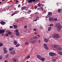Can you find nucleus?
<instances>
[{"instance_id": "obj_1", "label": "nucleus", "mask_w": 62, "mask_h": 62, "mask_svg": "<svg viewBox=\"0 0 62 62\" xmlns=\"http://www.w3.org/2000/svg\"><path fill=\"white\" fill-rule=\"evenodd\" d=\"M55 27H57V29L58 31H59L61 29V26L60 25V23H58L55 25Z\"/></svg>"}, {"instance_id": "obj_2", "label": "nucleus", "mask_w": 62, "mask_h": 62, "mask_svg": "<svg viewBox=\"0 0 62 62\" xmlns=\"http://www.w3.org/2000/svg\"><path fill=\"white\" fill-rule=\"evenodd\" d=\"M54 47L55 48H56V49L57 50H59V51H60L61 50V47L60 46L56 45H54Z\"/></svg>"}, {"instance_id": "obj_3", "label": "nucleus", "mask_w": 62, "mask_h": 62, "mask_svg": "<svg viewBox=\"0 0 62 62\" xmlns=\"http://www.w3.org/2000/svg\"><path fill=\"white\" fill-rule=\"evenodd\" d=\"M53 37L54 38H60V36L57 34H55L53 35Z\"/></svg>"}, {"instance_id": "obj_4", "label": "nucleus", "mask_w": 62, "mask_h": 62, "mask_svg": "<svg viewBox=\"0 0 62 62\" xmlns=\"http://www.w3.org/2000/svg\"><path fill=\"white\" fill-rule=\"evenodd\" d=\"M49 55L50 56H55L56 55V54L54 53H52L50 52L49 53Z\"/></svg>"}, {"instance_id": "obj_5", "label": "nucleus", "mask_w": 62, "mask_h": 62, "mask_svg": "<svg viewBox=\"0 0 62 62\" xmlns=\"http://www.w3.org/2000/svg\"><path fill=\"white\" fill-rule=\"evenodd\" d=\"M43 45L45 48L46 49V50H49L48 47V46H47V45L46 44H44Z\"/></svg>"}, {"instance_id": "obj_6", "label": "nucleus", "mask_w": 62, "mask_h": 62, "mask_svg": "<svg viewBox=\"0 0 62 62\" xmlns=\"http://www.w3.org/2000/svg\"><path fill=\"white\" fill-rule=\"evenodd\" d=\"M51 16H52V13L49 12L48 13L47 16L46 17V18H49V17H50Z\"/></svg>"}, {"instance_id": "obj_7", "label": "nucleus", "mask_w": 62, "mask_h": 62, "mask_svg": "<svg viewBox=\"0 0 62 62\" xmlns=\"http://www.w3.org/2000/svg\"><path fill=\"white\" fill-rule=\"evenodd\" d=\"M5 32V29L4 30H1L0 29V34L1 33H4Z\"/></svg>"}, {"instance_id": "obj_8", "label": "nucleus", "mask_w": 62, "mask_h": 62, "mask_svg": "<svg viewBox=\"0 0 62 62\" xmlns=\"http://www.w3.org/2000/svg\"><path fill=\"white\" fill-rule=\"evenodd\" d=\"M35 1L36 0H29L28 2L29 3H32V2L34 3Z\"/></svg>"}, {"instance_id": "obj_9", "label": "nucleus", "mask_w": 62, "mask_h": 62, "mask_svg": "<svg viewBox=\"0 0 62 62\" xmlns=\"http://www.w3.org/2000/svg\"><path fill=\"white\" fill-rule=\"evenodd\" d=\"M15 51L14 50L12 51L10 53V54H12V55L14 54H15Z\"/></svg>"}, {"instance_id": "obj_10", "label": "nucleus", "mask_w": 62, "mask_h": 62, "mask_svg": "<svg viewBox=\"0 0 62 62\" xmlns=\"http://www.w3.org/2000/svg\"><path fill=\"white\" fill-rule=\"evenodd\" d=\"M0 23L2 25H5L6 23V22L2 21L0 22Z\"/></svg>"}, {"instance_id": "obj_11", "label": "nucleus", "mask_w": 62, "mask_h": 62, "mask_svg": "<svg viewBox=\"0 0 62 62\" xmlns=\"http://www.w3.org/2000/svg\"><path fill=\"white\" fill-rule=\"evenodd\" d=\"M39 18L37 17L36 18L34 19L33 20V22H36L37 21V20H39Z\"/></svg>"}, {"instance_id": "obj_12", "label": "nucleus", "mask_w": 62, "mask_h": 62, "mask_svg": "<svg viewBox=\"0 0 62 62\" xmlns=\"http://www.w3.org/2000/svg\"><path fill=\"white\" fill-rule=\"evenodd\" d=\"M62 9H58V10H57V11L59 13H61V11H62Z\"/></svg>"}, {"instance_id": "obj_13", "label": "nucleus", "mask_w": 62, "mask_h": 62, "mask_svg": "<svg viewBox=\"0 0 62 62\" xmlns=\"http://www.w3.org/2000/svg\"><path fill=\"white\" fill-rule=\"evenodd\" d=\"M13 26L14 27V29H16V28H17V27H18V26H17V25H13Z\"/></svg>"}, {"instance_id": "obj_14", "label": "nucleus", "mask_w": 62, "mask_h": 62, "mask_svg": "<svg viewBox=\"0 0 62 62\" xmlns=\"http://www.w3.org/2000/svg\"><path fill=\"white\" fill-rule=\"evenodd\" d=\"M14 62H18V59H15L13 60Z\"/></svg>"}, {"instance_id": "obj_15", "label": "nucleus", "mask_w": 62, "mask_h": 62, "mask_svg": "<svg viewBox=\"0 0 62 62\" xmlns=\"http://www.w3.org/2000/svg\"><path fill=\"white\" fill-rule=\"evenodd\" d=\"M16 36H19L20 35V33L19 32H16Z\"/></svg>"}, {"instance_id": "obj_16", "label": "nucleus", "mask_w": 62, "mask_h": 62, "mask_svg": "<svg viewBox=\"0 0 62 62\" xmlns=\"http://www.w3.org/2000/svg\"><path fill=\"white\" fill-rule=\"evenodd\" d=\"M26 8V7L23 6L22 7L21 9L22 10H23V9H25V8Z\"/></svg>"}, {"instance_id": "obj_17", "label": "nucleus", "mask_w": 62, "mask_h": 62, "mask_svg": "<svg viewBox=\"0 0 62 62\" xmlns=\"http://www.w3.org/2000/svg\"><path fill=\"white\" fill-rule=\"evenodd\" d=\"M52 27H49L48 29V31H50L51 30Z\"/></svg>"}, {"instance_id": "obj_18", "label": "nucleus", "mask_w": 62, "mask_h": 62, "mask_svg": "<svg viewBox=\"0 0 62 62\" xmlns=\"http://www.w3.org/2000/svg\"><path fill=\"white\" fill-rule=\"evenodd\" d=\"M53 20V18L52 17L49 18V20L50 21H52Z\"/></svg>"}, {"instance_id": "obj_19", "label": "nucleus", "mask_w": 62, "mask_h": 62, "mask_svg": "<svg viewBox=\"0 0 62 62\" xmlns=\"http://www.w3.org/2000/svg\"><path fill=\"white\" fill-rule=\"evenodd\" d=\"M7 34H8L9 35H11L12 33H11V32L10 31H8L7 32Z\"/></svg>"}, {"instance_id": "obj_20", "label": "nucleus", "mask_w": 62, "mask_h": 62, "mask_svg": "<svg viewBox=\"0 0 62 62\" xmlns=\"http://www.w3.org/2000/svg\"><path fill=\"white\" fill-rule=\"evenodd\" d=\"M13 49H14V48L13 47H11V48L9 49V50L10 51H11Z\"/></svg>"}, {"instance_id": "obj_21", "label": "nucleus", "mask_w": 62, "mask_h": 62, "mask_svg": "<svg viewBox=\"0 0 62 62\" xmlns=\"http://www.w3.org/2000/svg\"><path fill=\"white\" fill-rule=\"evenodd\" d=\"M44 41L45 42H48V40L47 39H45Z\"/></svg>"}, {"instance_id": "obj_22", "label": "nucleus", "mask_w": 62, "mask_h": 62, "mask_svg": "<svg viewBox=\"0 0 62 62\" xmlns=\"http://www.w3.org/2000/svg\"><path fill=\"white\" fill-rule=\"evenodd\" d=\"M17 43H18V42H17V41H15V42L14 43V44L15 45H16V44H17Z\"/></svg>"}, {"instance_id": "obj_23", "label": "nucleus", "mask_w": 62, "mask_h": 62, "mask_svg": "<svg viewBox=\"0 0 62 62\" xmlns=\"http://www.w3.org/2000/svg\"><path fill=\"white\" fill-rule=\"evenodd\" d=\"M58 54H60V55H62V53L61 52L59 51V52H58Z\"/></svg>"}, {"instance_id": "obj_24", "label": "nucleus", "mask_w": 62, "mask_h": 62, "mask_svg": "<svg viewBox=\"0 0 62 62\" xmlns=\"http://www.w3.org/2000/svg\"><path fill=\"white\" fill-rule=\"evenodd\" d=\"M30 57V56H28L26 58V59H28V58H29Z\"/></svg>"}, {"instance_id": "obj_25", "label": "nucleus", "mask_w": 62, "mask_h": 62, "mask_svg": "<svg viewBox=\"0 0 62 62\" xmlns=\"http://www.w3.org/2000/svg\"><path fill=\"white\" fill-rule=\"evenodd\" d=\"M3 56L2 55H0V60H1V59H2V58H3Z\"/></svg>"}, {"instance_id": "obj_26", "label": "nucleus", "mask_w": 62, "mask_h": 62, "mask_svg": "<svg viewBox=\"0 0 62 62\" xmlns=\"http://www.w3.org/2000/svg\"><path fill=\"white\" fill-rule=\"evenodd\" d=\"M32 42L34 43H36L37 42V40H34L32 41Z\"/></svg>"}, {"instance_id": "obj_27", "label": "nucleus", "mask_w": 62, "mask_h": 62, "mask_svg": "<svg viewBox=\"0 0 62 62\" xmlns=\"http://www.w3.org/2000/svg\"><path fill=\"white\" fill-rule=\"evenodd\" d=\"M29 44V43H28V41H27L25 42V45H28Z\"/></svg>"}, {"instance_id": "obj_28", "label": "nucleus", "mask_w": 62, "mask_h": 62, "mask_svg": "<svg viewBox=\"0 0 62 62\" xmlns=\"http://www.w3.org/2000/svg\"><path fill=\"white\" fill-rule=\"evenodd\" d=\"M32 41H33V38H31L30 40V42H32Z\"/></svg>"}, {"instance_id": "obj_29", "label": "nucleus", "mask_w": 62, "mask_h": 62, "mask_svg": "<svg viewBox=\"0 0 62 62\" xmlns=\"http://www.w3.org/2000/svg\"><path fill=\"white\" fill-rule=\"evenodd\" d=\"M40 60H41L42 61H44V59L43 58H42Z\"/></svg>"}, {"instance_id": "obj_30", "label": "nucleus", "mask_w": 62, "mask_h": 62, "mask_svg": "<svg viewBox=\"0 0 62 62\" xmlns=\"http://www.w3.org/2000/svg\"><path fill=\"white\" fill-rule=\"evenodd\" d=\"M20 46V45L19 44H17L16 46V47H19V46Z\"/></svg>"}, {"instance_id": "obj_31", "label": "nucleus", "mask_w": 62, "mask_h": 62, "mask_svg": "<svg viewBox=\"0 0 62 62\" xmlns=\"http://www.w3.org/2000/svg\"><path fill=\"white\" fill-rule=\"evenodd\" d=\"M3 43H0V47H1V46H3Z\"/></svg>"}, {"instance_id": "obj_32", "label": "nucleus", "mask_w": 62, "mask_h": 62, "mask_svg": "<svg viewBox=\"0 0 62 62\" xmlns=\"http://www.w3.org/2000/svg\"><path fill=\"white\" fill-rule=\"evenodd\" d=\"M8 54H7L6 55V58H8Z\"/></svg>"}, {"instance_id": "obj_33", "label": "nucleus", "mask_w": 62, "mask_h": 62, "mask_svg": "<svg viewBox=\"0 0 62 62\" xmlns=\"http://www.w3.org/2000/svg\"><path fill=\"white\" fill-rule=\"evenodd\" d=\"M15 31L16 32H18V31H19V30L18 29H16L15 30Z\"/></svg>"}, {"instance_id": "obj_34", "label": "nucleus", "mask_w": 62, "mask_h": 62, "mask_svg": "<svg viewBox=\"0 0 62 62\" xmlns=\"http://www.w3.org/2000/svg\"><path fill=\"white\" fill-rule=\"evenodd\" d=\"M54 25V24H51L50 25H49V26H53Z\"/></svg>"}, {"instance_id": "obj_35", "label": "nucleus", "mask_w": 62, "mask_h": 62, "mask_svg": "<svg viewBox=\"0 0 62 62\" xmlns=\"http://www.w3.org/2000/svg\"><path fill=\"white\" fill-rule=\"evenodd\" d=\"M39 59H40V60L41 59V58H42V57H41V56H40L39 55Z\"/></svg>"}, {"instance_id": "obj_36", "label": "nucleus", "mask_w": 62, "mask_h": 62, "mask_svg": "<svg viewBox=\"0 0 62 62\" xmlns=\"http://www.w3.org/2000/svg\"><path fill=\"white\" fill-rule=\"evenodd\" d=\"M7 52H8V51L7 50L4 51V53H5V54H6V53H7Z\"/></svg>"}, {"instance_id": "obj_37", "label": "nucleus", "mask_w": 62, "mask_h": 62, "mask_svg": "<svg viewBox=\"0 0 62 62\" xmlns=\"http://www.w3.org/2000/svg\"><path fill=\"white\" fill-rule=\"evenodd\" d=\"M31 11H32L31 10H29L28 11V13H30V12H31Z\"/></svg>"}, {"instance_id": "obj_38", "label": "nucleus", "mask_w": 62, "mask_h": 62, "mask_svg": "<svg viewBox=\"0 0 62 62\" xmlns=\"http://www.w3.org/2000/svg\"><path fill=\"white\" fill-rule=\"evenodd\" d=\"M38 34V32H36L34 33V34L35 35H37V34Z\"/></svg>"}, {"instance_id": "obj_39", "label": "nucleus", "mask_w": 62, "mask_h": 62, "mask_svg": "<svg viewBox=\"0 0 62 62\" xmlns=\"http://www.w3.org/2000/svg\"><path fill=\"white\" fill-rule=\"evenodd\" d=\"M54 21H57V18H54Z\"/></svg>"}, {"instance_id": "obj_40", "label": "nucleus", "mask_w": 62, "mask_h": 62, "mask_svg": "<svg viewBox=\"0 0 62 62\" xmlns=\"http://www.w3.org/2000/svg\"><path fill=\"white\" fill-rule=\"evenodd\" d=\"M27 27L26 25H25V26H24V28H25V29H26V28H27Z\"/></svg>"}, {"instance_id": "obj_41", "label": "nucleus", "mask_w": 62, "mask_h": 62, "mask_svg": "<svg viewBox=\"0 0 62 62\" xmlns=\"http://www.w3.org/2000/svg\"><path fill=\"white\" fill-rule=\"evenodd\" d=\"M39 9H40V10H41L42 11H43V9L42 8H40Z\"/></svg>"}, {"instance_id": "obj_42", "label": "nucleus", "mask_w": 62, "mask_h": 62, "mask_svg": "<svg viewBox=\"0 0 62 62\" xmlns=\"http://www.w3.org/2000/svg\"><path fill=\"white\" fill-rule=\"evenodd\" d=\"M6 49H7L6 48V47H5L4 49H3V50H4V51H6Z\"/></svg>"}, {"instance_id": "obj_43", "label": "nucleus", "mask_w": 62, "mask_h": 62, "mask_svg": "<svg viewBox=\"0 0 62 62\" xmlns=\"http://www.w3.org/2000/svg\"><path fill=\"white\" fill-rule=\"evenodd\" d=\"M52 61L53 62H55L56 61V60L55 59H54Z\"/></svg>"}, {"instance_id": "obj_44", "label": "nucleus", "mask_w": 62, "mask_h": 62, "mask_svg": "<svg viewBox=\"0 0 62 62\" xmlns=\"http://www.w3.org/2000/svg\"><path fill=\"white\" fill-rule=\"evenodd\" d=\"M8 36V34L7 33V32L6 33V36Z\"/></svg>"}, {"instance_id": "obj_45", "label": "nucleus", "mask_w": 62, "mask_h": 62, "mask_svg": "<svg viewBox=\"0 0 62 62\" xmlns=\"http://www.w3.org/2000/svg\"><path fill=\"white\" fill-rule=\"evenodd\" d=\"M9 27H10V28H13V26H9Z\"/></svg>"}, {"instance_id": "obj_46", "label": "nucleus", "mask_w": 62, "mask_h": 62, "mask_svg": "<svg viewBox=\"0 0 62 62\" xmlns=\"http://www.w3.org/2000/svg\"><path fill=\"white\" fill-rule=\"evenodd\" d=\"M36 56L38 58V59H39V55H37Z\"/></svg>"}, {"instance_id": "obj_47", "label": "nucleus", "mask_w": 62, "mask_h": 62, "mask_svg": "<svg viewBox=\"0 0 62 62\" xmlns=\"http://www.w3.org/2000/svg\"><path fill=\"white\" fill-rule=\"evenodd\" d=\"M37 29H33V31H36Z\"/></svg>"}, {"instance_id": "obj_48", "label": "nucleus", "mask_w": 62, "mask_h": 62, "mask_svg": "<svg viewBox=\"0 0 62 62\" xmlns=\"http://www.w3.org/2000/svg\"><path fill=\"white\" fill-rule=\"evenodd\" d=\"M9 6H8L7 7V9H9Z\"/></svg>"}, {"instance_id": "obj_49", "label": "nucleus", "mask_w": 62, "mask_h": 62, "mask_svg": "<svg viewBox=\"0 0 62 62\" xmlns=\"http://www.w3.org/2000/svg\"><path fill=\"white\" fill-rule=\"evenodd\" d=\"M38 8V7H37V6H36L35 7V8Z\"/></svg>"}, {"instance_id": "obj_50", "label": "nucleus", "mask_w": 62, "mask_h": 62, "mask_svg": "<svg viewBox=\"0 0 62 62\" xmlns=\"http://www.w3.org/2000/svg\"><path fill=\"white\" fill-rule=\"evenodd\" d=\"M40 27L41 29H43V28L42 26H41Z\"/></svg>"}, {"instance_id": "obj_51", "label": "nucleus", "mask_w": 62, "mask_h": 62, "mask_svg": "<svg viewBox=\"0 0 62 62\" xmlns=\"http://www.w3.org/2000/svg\"><path fill=\"white\" fill-rule=\"evenodd\" d=\"M20 6H21V5H20V4H19L18 6V8H19L20 7Z\"/></svg>"}, {"instance_id": "obj_52", "label": "nucleus", "mask_w": 62, "mask_h": 62, "mask_svg": "<svg viewBox=\"0 0 62 62\" xmlns=\"http://www.w3.org/2000/svg\"><path fill=\"white\" fill-rule=\"evenodd\" d=\"M14 13L12 15H11V16H13V15H14Z\"/></svg>"}, {"instance_id": "obj_53", "label": "nucleus", "mask_w": 62, "mask_h": 62, "mask_svg": "<svg viewBox=\"0 0 62 62\" xmlns=\"http://www.w3.org/2000/svg\"><path fill=\"white\" fill-rule=\"evenodd\" d=\"M51 46L52 47V48H54V46L52 45Z\"/></svg>"}, {"instance_id": "obj_54", "label": "nucleus", "mask_w": 62, "mask_h": 62, "mask_svg": "<svg viewBox=\"0 0 62 62\" xmlns=\"http://www.w3.org/2000/svg\"><path fill=\"white\" fill-rule=\"evenodd\" d=\"M16 1L17 3H18V0H16Z\"/></svg>"}, {"instance_id": "obj_55", "label": "nucleus", "mask_w": 62, "mask_h": 62, "mask_svg": "<svg viewBox=\"0 0 62 62\" xmlns=\"http://www.w3.org/2000/svg\"><path fill=\"white\" fill-rule=\"evenodd\" d=\"M14 13L15 14H16L17 13V12H15V13Z\"/></svg>"}, {"instance_id": "obj_56", "label": "nucleus", "mask_w": 62, "mask_h": 62, "mask_svg": "<svg viewBox=\"0 0 62 62\" xmlns=\"http://www.w3.org/2000/svg\"><path fill=\"white\" fill-rule=\"evenodd\" d=\"M38 0H36L35 3H37V2H38Z\"/></svg>"}, {"instance_id": "obj_57", "label": "nucleus", "mask_w": 62, "mask_h": 62, "mask_svg": "<svg viewBox=\"0 0 62 62\" xmlns=\"http://www.w3.org/2000/svg\"><path fill=\"white\" fill-rule=\"evenodd\" d=\"M33 39H36V37H33Z\"/></svg>"}, {"instance_id": "obj_58", "label": "nucleus", "mask_w": 62, "mask_h": 62, "mask_svg": "<svg viewBox=\"0 0 62 62\" xmlns=\"http://www.w3.org/2000/svg\"><path fill=\"white\" fill-rule=\"evenodd\" d=\"M5 62H8V61H7L5 60Z\"/></svg>"}, {"instance_id": "obj_59", "label": "nucleus", "mask_w": 62, "mask_h": 62, "mask_svg": "<svg viewBox=\"0 0 62 62\" xmlns=\"http://www.w3.org/2000/svg\"><path fill=\"white\" fill-rule=\"evenodd\" d=\"M35 37L36 39H37V38H38V37H37L36 36H35Z\"/></svg>"}, {"instance_id": "obj_60", "label": "nucleus", "mask_w": 62, "mask_h": 62, "mask_svg": "<svg viewBox=\"0 0 62 62\" xmlns=\"http://www.w3.org/2000/svg\"><path fill=\"white\" fill-rule=\"evenodd\" d=\"M17 22H18V23H19V21H17Z\"/></svg>"}, {"instance_id": "obj_61", "label": "nucleus", "mask_w": 62, "mask_h": 62, "mask_svg": "<svg viewBox=\"0 0 62 62\" xmlns=\"http://www.w3.org/2000/svg\"><path fill=\"white\" fill-rule=\"evenodd\" d=\"M2 0V1H5V0Z\"/></svg>"}, {"instance_id": "obj_62", "label": "nucleus", "mask_w": 62, "mask_h": 62, "mask_svg": "<svg viewBox=\"0 0 62 62\" xmlns=\"http://www.w3.org/2000/svg\"><path fill=\"white\" fill-rule=\"evenodd\" d=\"M39 43H40V40H39Z\"/></svg>"}, {"instance_id": "obj_63", "label": "nucleus", "mask_w": 62, "mask_h": 62, "mask_svg": "<svg viewBox=\"0 0 62 62\" xmlns=\"http://www.w3.org/2000/svg\"><path fill=\"white\" fill-rule=\"evenodd\" d=\"M38 6H39V4H38Z\"/></svg>"}, {"instance_id": "obj_64", "label": "nucleus", "mask_w": 62, "mask_h": 62, "mask_svg": "<svg viewBox=\"0 0 62 62\" xmlns=\"http://www.w3.org/2000/svg\"><path fill=\"white\" fill-rule=\"evenodd\" d=\"M26 62H29V61H27Z\"/></svg>"}]
</instances>
